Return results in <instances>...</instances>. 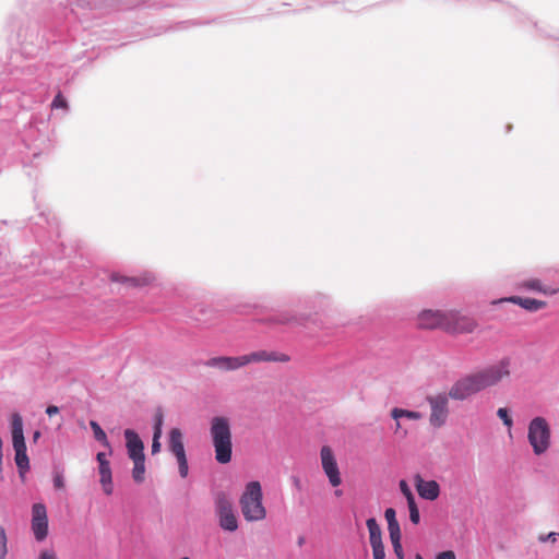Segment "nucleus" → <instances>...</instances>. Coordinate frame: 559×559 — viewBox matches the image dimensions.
I'll return each mask as SVG.
<instances>
[{"label": "nucleus", "mask_w": 559, "mask_h": 559, "mask_svg": "<svg viewBox=\"0 0 559 559\" xmlns=\"http://www.w3.org/2000/svg\"><path fill=\"white\" fill-rule=\"evenodd\" d=\"M111 281L112 282H117V283H121V284H128L130 286H142V285H146L150 283L151 278L147 277V276H144V277H135V276H132V277H128V276H124V275H120L118 273H112L111 274Z\"/></svg>", "instance_id": "20"}, {"label": "nucleus", "mask_w": 559, "mask_h": 559, "mask_svg": "<svg viewBox=\"0 0 559 559\" xmlns=\"http://www.w3.org/2000/svg\"><path fill=\"white\" fill-rule=\"evenodd\" d=\"M388 531L390 535V539H401V528L399 522H393L388 524Z\"/></svg>", "instance_id": "30"}, {"label": "nucleus", "mask_w": 559, "mask_h": 559, "mask_svg": "<svg viewBox=\"0 0 559 559\" xmlns=\"http://www.w3.org/2000/svg\"><path fill=\"white\" fill-rule=\"evenodd\" d=\"M511 358L503 357L497 364L490 365L477 372L460 378L449 391L452 400L464 401L481 390L498 384L510 376Z\"/></svg>", "instance_id": "2"}, {"label": "nucleus", "mask_w": 559, "mask_h": 559, "mask_svg": "<svg viewBox=\"0 0 559 559\" xmlns=\"http://www.w3.org/2000/svg\"><path fill=\"white\" fill-rule=\"evenodd\" d=\"M408 510H409V520L413 524H418L420 521L419 510L417 508L416 501L414 497H408Z\"/></svg>", "instance_id": "26"}, {"label": "nucleus", "mask_w": 559, "mask_h": 559, "mask_svg": "<svg viewBox=\"0 0 559 559\" xmlns=\"http://www.w3.org/2000/svg\"><path fill=\"white\" fill-rule=\"evenodd\" d=\"M373 559H384L385 551L383 543L371 544Z\"/></svg>", "instance_id": "33"}, {"label": "nucleus", "mask_w": 559, "mask_h": 559, "mask_svg": "<svg viewBox=\"0 0 559 559\" xmlns=\"http://www.w3.org/2000/svg\"><path fill=\"white\" fill-rule=\"evenodd\" d=\"M246 366L251 362H261V361H280L286 362L289 360V357L286 354L277 353V352H267V350H257L250 354L243 355Z\"/></svg>", "instance_id": "15"}, {"label": "nucleus", "mask_w": 559, "mask_h": 559, "mask_svg": "<svg viewBox=\"0 0 559 559\" xmlns=\"http://www.w3.org/2000/svg\"><path fill=\"white\" fill-rule=\"evenodd\" d=\"M391 416L396 420V429H399L401 427L399 419L402 417L413 419V420H417V419L421 418V414L419 412L403 409V408H399V407H395L392 409Z\"/></svg>", "instance_id": "21"}, {"label": "nucleus", "mask_w": 559, "mask_h": 559, "mask_svg": "<svg viewBox=\"0 0 559 559\" xmlns=\"http://www.w3.org/2000/svg\"><path fill=\"white\" fill-rule=\"evenodd\" d=\"M40 221L45 222L50 228H52V223L46 217L44 213L40 214Z\"/></svg>", "instance_id": "46"}, {"label": "nucleus", "mask_w": 559, "mask_h": 559, "mask_svg": "<svg viewBox=\"0 0 559 559\" xmlns=\"http://www.w3.org/2000/svg\"><path fill=\"white\" fill-rule=\"evenodd\" d=\"M508 12L514 19H518L520 15V12L515 8L508 7Z\"/></svg>", "instance_id": "44"}, {"label": "nucleus", "mask_w": 559, "mask_h": 559, "mask_svg": "<svg viewBox=\"0 0 559 559\" xmlns=\"http://www.w3.org/2000/svg\"><path fill=\"white\" fill-rule=\"evenodd\" d=\"M96 460L98 462V465L102 464L103 462H109L106 459V453H104V452H98L97 455H96Z\"/></svg>", "instance_id": "43"}, {"label": "nucleus", "mask_w": 559, "mask_h": 559, "mask_svg": "<svg viewBox=\"0 0 559 559\" xmlns=\"http://www.w3.org/2000/svg\"><path fill=\"white\" fill-rule=\"evenodd\" d=\"M449 394L445 393L427 396V402L431 408L429 421L432 427L440 428L447 423L449 416Z\"/></svg>", "instance_id": "10"}, {"label": "nucleus", "mask_w": 559, "mask_h": 559, "mask_svg": "<svg viewBox=\"0 0 559 559\" xmlns=\"http://www.w3.org/2000/svg\"><path fill=\"white\" fill-rule=\"evenodd\" d=\"M53 486L56 489H61L64 487V478L61 474L53 475Z\"/></svg>", "instance_id": "37"}, {"label": "nucleus", "mask_w": 559, "mask_h": 559, "mask_svg": "<svg viewBox=\"0 0 559 559\" xmlns=\"http://www.w3.org/2000/svg\"><path fill=\"white\" fill-rule=\"evenodd\" d=\"M207 23H209V22H205V21H204V22H202V21H197V20H195V21H188V22H183L182 24H190V25L195 26V25H203V24H207Z\"/></svg>", "instance_id": "45"}, {"label": "nucleus", "mask_w": 559, "mask_h": 559, "mask_svg": "<svg viewBox=\"0 0 559 559\" xmlns=\"http://www.w3.org/2000/svg\"><path fill=\"white\" fill-rule=\"evenodd\" d=\"M204 365L223 371H233L246 366L243 355L237 357H213L207 359Z\"/></svg>", "instance_id": "13"}, {"label": "nucleus", "mask_w": 559, "mask_h": 559, "mask_svg": "<svg viewBox=\"0 0 559 559\" xmlns=\"http://www.w3.org/2000/svg\"><path fill=\"white\" fill-rule=\"evenodd\" d=\"M497 416L503 421V425L507 426L509 429H511V427L513 426V420L512 418L509 416V412L507 408L504 407H500L498 411H497Z\"/></svg>", "instance_id": "29"}, {"label": "nucleus", "mask_w": 559, "mask_h": 559, "mask_svg": "<svg viewBox=\"0 0 559 559\" xmlns=\"http://www.w3.org/2000/svg\"><path fill=\"white\" fill-rule=\"evenodd\" d=\"M289 321H290V319L287 317H284L282 320H280L281 323H287Z\"/></svg>", "instance_id": "48"}, {"label": "nucleus", "mask_w": 559, "mask_h": 559, "mask_svg": "<svg viewBox=\"0 0 559 559\" xmlns=\"http://www.w3.org/2000/svg\"><path fill=\"white\" fill-rule=\"evenodd\" d=\"M32 531L37 542H43L48 535L47 510L43 503L32 507Z\"/></svg>", "instance_id": "11"}, {"label": "nucleus", "mask_w": 559, "mask_h": 559, "mask_svg": "<svg viewBox=\"0 0 559 559\" xmlns=\"http://www.w3.org/2000/svg\"><path fill=\"white\" fill-rule=\"evenodd\" d=\"M59 108H62V109L68 108L67 99L62 96L61 93H58L51 103V109H59Z\"/></svg>", "instance_id": "31"}, {"label": "nucleus", "mask_w": 559, "mask_h": 559, "mask_svg": "<svg viewBox=\"0 0 559 559\" xmlns=\"http://www.w3.org/2000/svg\"><path fill=\"white\" fill-rule=\"evenodd\" d=\"M38 559H57V556L53 550L46 549L40 552Z\"/></svg>", "instance_id": "40"}, {"label": "nucleus", "mask_w": 559, "mask_h": 559, "mask_svg": "<svg viewBox=\"0 0 559 559\" xmlns=\"http://www.w3.org/2000/svg\"><path fill=\"white\" fill-rule=\"evenodd\" d=\"M12 95L19 106L23 109L32 108L34 104L41 103L45 96L44 86L32 83L27 86H21L16 90L2 91L0 97Z\"/></svg>", "instance_id": "8"}, {"label": "nucleus", "mask_w": 559, "mask_h": 559, "mask_svg": "<svg viewBox=\"0 0 559 559\" xmlns=\"http://www.w3.org/2000/svg\"><path fill=\"white\" fill-rule=\"evenodd\" d=\"M335 495H336V496H341V495H342V491H341V490H336V491H335Z\"/></svg>", "instance_id": "50"}, {"label": "nucleus", "mask_w": 559, "mask_h": 559, "mask_svg": "<svg viewBox=\"0 0 559 559\" xmlns=\"http://www.w3.org/2000/svg\"><path fill=\"white\" fill-rule=\"evenodd\" d=\"M0 144H2V140L0 139Z\"/></svg>", "instance_id": "52"}, {"label": "nucleus", "mask_w": 559, "mask_h": 559, "mask_svg": "<svg viewBox=\"0 0 559 559\" xmlns=\"http://www.w3.org/2000/svg\"><path fill=\"white\" fill-rule=\"evenodd\" d=\"M12 444L15 451V464L17 466L19 475L24 478L29 469V460L27 456V448L23 432V419L15 413L12 415Z\"/></svg>", "instance_id": "6"}, {"label": "nucleus", "mask_w": 559, "mask_h": 559, "mask_svg": "<svg viewBox=\"0 0 559 559\" xmlns=\"http://www.w3.org/2000/svg\"><path fill=\"white\" fill-rule=\"evenodd\" d=\"M391 543H392L393 550H394L396 558L404 559V551H403V547L401 544V539H392Z\"/></svg>", "instance_id": "34"}, {"label": "nucleus", "mask_w": 559, "mask_h": 559, "mask_svg": "<svg viewBox=\"0 0 559 559\" xmlns=\"http://www.w3.org/2000/svg\"><path fill=\"white\" fill-rule=\"evenodd\" d=\"M400 487L407 500H408V497H414V495L412 493V491L405 480L400 481Z\"/></svg>", "instance_id": "39"}, {"label": "nucleus", "mask_w": 559, "mask_h": 559, "mask_svg": "<svg viewBox=\"0 0 559 559\" xmlns=\"http://www.w3.org/2000/svg\"><path fill=\"white\" fill-rule=\"evenodd\" d=\"M320 454H321L322 468H323L324 473L326 474L330 484L333 487H337L338 485H341L342 479H341V474H340V469L337 466V462L334 457L332 450L329 447L324 445V447H322Z\"/></svg>", "instance_id": "12"}, {"label": "nucleus", "mask_w": 559, "mask_h": 559, "mask_svg": "<svg viewBox=\"0 0 559 559\" xmlns=\"http://www.w3.org/2000/svg\"><path fill=\"white\" fill-rule=\"evenodd\" d=\"M210 435L215 450V459L221 464L231 461L233 442L229 419L215 416L211 419Z\"/></svg>", "instance_id": "4"}, {"label": "nucleus", "mask_w": 559, "mask_h": 559, "mask_svg": "<svg viewBox=\"0 0 559 559\" xmlns=\"http://www.w3.org/2000/svg\"><path fill=\"white\" fill-rule=\"evenodd\" d=\"M550 427L544 417H535L528 424L527 439L536 455L545 453L550 445Z\"/></svg>", "instance_id": "7"}, {"label": "nucleus", "mask_w": 559, "mask_h": 559, "mask_svg": "<svg viewBox=\"0 0 559 559\" xmlns=\"http://www.w3.org/2000/svg\"><path fill=\"white\" fill-rule=\"evenodd\" d=\"M178 467H179V474L182 478H186L188 476L189 466H188V460L187 456H180L177 457Z\"/></svg>", "instance_id": "32"}, {"label": "nucleus", "mask_w": 559, "mask_h": 559, "mask_svg": "<svg viewBox=\"0 0 559 559\" xmlns=\"http://www.w3.org/2000/svg\"><path fill=\"white\" fill-rule=\"evenodd\" d=\"M123 436L129 457L131 460L145 457L144 444L139 435L132 429H126Z\"/></svg>", "instance_id": "14"}, {"label": "nucleus", "mask_w": 559, "mask_h": 559, "mask_svg": "<svg viewBox=\"0 0 559 559\" xmlns=\"http://www.w3.org/2000/svg\"><path fill=\"white\" fill-rule=\"evenodd\" d=\"M133 461V469H132V477L135 483L140 484L144 480V474H145V457L143 459H136Z\"/></svg>", "instance_id": "24"}, {"label": "nucleus", "mask_w": 559, "mask_h": 559, "mask_svg": "<svg viewBox=\"0 0 559 559\" xmlns=\"http://www.w3.org/2000/svg\"><path fill=\"white\" fill-rule=\"evenodd\" d=\"M33 437H34V440H37L40 437V432L39 431H35Z\"/></svg>", "instance_id": "49"}, {"label": "nucleus", "mask_w": 559, "mask_h": 559, "mask_svg": "<svg viewBox=\"0 0 559 559\" xmlns=\"http://www.w3.org/2000/svg\"><path fill=\"white\" fill-rule=\"evenodd\" d=\"M262 500L263 493L260 483L257 480L249 481L239 500L241 513L246 521L258 522L265 519L266 510Z\"/></svg>", "instance_id": "5"}, {"label": "nucleus", "mask_w": 559, "mask_h": 559, "mask_svg": "<svg viewBox=\"0 0 559 559\" xmlns=\"http://www.w3.org/2000/svg\"><path fill=\"white\" fill-rule=\"evenodd\" d=\"M99 475H100V484L103 486V490L106 495H111L114 490L112 486V474L109 462H103L98 465Z\"/></svg>", "instance_id": "19"}, {"label": "nucleus", "mask_w": 559, "mask_h": 559, "mask_svg": "<svg viewBox=\"0 0 559 559\" xmlns=\"http://www.w3.org/2000/svg\"><path fill=\"white\" fill-rule=\"evenodd\" d=\"M418 326L421 329L440 328L450 333H471L476 323L472 318L455 310H424L418 316Z\"/></svg>", "instance_id": "3"}, {"label": "nucleus", "mask_w": 559, "mask_h": 559, "mask_svg": "<svg viewBox=\"0 0 559 559\" xmlns=\"http://www.w3.org/2000/svg\"><path fill=\"white\" fill-rule=\"evenodd\" d=\"M415 559H424V558L419 554H417Z\"/></svg>", "instance_id": "51"}, {"label": "nucleus", "mask_w": 559, "mask_h": 559, "mask_svg": "<svg viewBox=\"0 0 559 559\" xmlns=\"http://www.w3.org/2000/svg\"><path fill=\"white\" fill-rule=\"evenodd\" d=\"M524 286L527 288V289H531V290H535V292H539V293H544V294H555L557 290L556 289H552V290H548L547 288H545L540 281L539 280H530V281H526L524 283Z\"/></svg>", "instance_id": "27"}, {"label": "nucleus", "mask_w": 559, "mask_h": 559, "mask_svg": "<svg viewBox=\"0 0 559 559\" xmlns=\"http://www.w3.org/2000/svg\"><path fill=\"white\" fill-rule=\"evenodd\" d=\"M437 559H456V557L452 550H447L438 554Z\"/></svg>", "instance_id": "41"}, {"label": "nucleus", "mask_w": 559, "mask_h": 559, "mask_svg": "<svg viewBox=\"0 0 559 559\" xmlns=\"http://www.w3.org/2000/svg\"><path fill=\"white\" fill-rule=\"evenodd\" d=\"M7 534L5 530L0 526V559H5L8 554V547H7Z\"/></svg>", "instance_id": "28"}, {"label": "nucleus", "mask_w": 559, "mask_h": 559, "mask_svg": "<svg viewBox=\"0 0 559 559\" xmlns=\"http://www.w3.org/2000/svg\"><path fill=\"white\" fill-rule=\"evenodd\" d=\"M169 450L176 459L186 455L182 433L179 428H173L169 431Z\"/></svg>", "instance_id": "18"}, {"label": "nucleus", "mask_w": 559, "mask_h": 559, "mask_svg": "<svg viewBox=\"0 0 559 559\" xmlns=\"http://www.w3.org/2000/svg\"><path fill=\"white\" fill-rule=\"evenodd\" d=\"M48 120L44 116L32 115L27 124L19 132L12 143V153L21 156L22 163H32L51 148L48 136Z\"/></svg>", "instance_id": "1"}, {"label": "nucleus", "mask_w": 559, "mask_h": 559, "mask_svg": "<svg viewBox=\"0 0 559 559\" xmlns=\"http://www.w3.org/2000/svg\"><path fill=\"white\" fill-rule=\"evenodd\" d=\"M59 413V407L56 406V405H49L47 408H46V414L48 416H52V415H56Z\"/></svg>", "instance_id": "42"}, {"label": "nucleus", "mask_w": 559, "mask_h": 559, "mask_svg": "<svg viewBox=\"0 0 559 559\" xmlns=\"http://www.w3.org/2000/svg\"><path fill=\"white\" fill-rule=\"evenodd\" d=\"M499 302H511L522 307L523 309L530 312H536L538 310L544 309L547 306V302L544 300H538L530 297H520V296H511L507 298H502Z\"/></svg>", "instance_id": "16"}, {"label": "nucleus", "mask_w": 559, "mask_h": 559, "mask_svg": "<svg viewBox=\"0 0 559 559\" xmlns=\"http://www.w3.org/2000/svg\"><path fill=\"white\" fill-rule=\"evenodd\" d=\"M90 426L94 432V438L100 442L104 447L109 449V453H111L110 443L107 439L106 432L103 430V428L99 426V424L95 420L90 421Z\"/></svg>", "instance_id": "23"}, {"label": "nucleus", "mask_w": 559, "mask_h": 559, "mask_svg": "<svg viewBox=\"0 0 559 559\" xmlns=\"http://www.w3.org/2000/svg\"><path fill=\"white\" fill-rule=\"evenodd\" d=\"M368 531H369V540L371 544H377L382 542L381 537V528L374 518H369L366 522Z\"/></svg>", "instance_id": "22"}, {"label": "nucleus", "mask_w": 559, "mask_h": 559, "mask_svg": "<svg viewBox=\"0 0 559 559\" xmlns=\"http://www.w3.org/2000/svg\"><path fill=\"white\" fill-rule=\"evenodd\" d=\"M559 536V533H556V532H550L549 534L547 535H540L538 537L539 542L542 543H545V542H552L555 543L557 540V537Z\"/></svg>", "instance_id": "36"}, {"label": "nucleus", "mask_w": 559, "mask_h": 559, "mask_svg": "<svg viewBox=\"0 0 559 559\" xmlns=\"http://www.w3.org/2000/svg\"><path fill=\"white\" fill-rule=\"evenodd\" d=\"M215 512L219 526L224 531L235 532L238 528V520L234 508L225 493L221 492L215 499Z\"/></svg>", "instance_id": "9"}, {"label": "nucleus", "mask_w": 559, "mask_h": 559, "mask_svg": "<svg viewBox=\"0 0 559 559\" xmlns=\"http://www.w3.org/2000/svg\"><path fill=\"white\" fill-rule=\"evenodd\" d=\"M153 421V436H162L164 424V414L162 408H157Z\"/></svg>", "instance_id": "25"}, {"label": "nucleus", "mask_w": 559, "mask_h": 559, "mask_svg": "<svg viewBox=\"0 0 559 559\" xmlns=\"http://www.w3.org/2000/svg\"><path fill=\"white\" fill-rule=\"evenodd\" d=\"M417 491L419 496L426 500H436L440 493V487L436 480H423L417 483Z\"/></svg>", "instance_id": "17"}, {"label": "nucleus", "mask_w": 559, "mask_h": 559, "mask_svg": "<svg viewBox=\"0 0 559 559\" xmlns=\"http://www.w3.org/2000/svg\"><path fill=\"white\" fill-rule=\"evenodd\" d=\"M162 436H153L152 440V454H156L160 451V439Z\"/></svg>", "instance_id": "38"}, {"label": "nucleus", "mask_w": 559, "mask_h": 559, "mask_svg": "<svg viewBox=\"0 0 559 559\" xmlns=\"http://www.w3.org/2000/svg\"><path fill=\"white\" fill-rule=\"evenodd\" d=\"M297 543H298V546H299V547H301V546L305 544V537L300 536V537L298 538V542H297Z\"/></svg>", "instance_id": "47"}, {"label": "nucleus", "mask_w": 559, "mask_h": 559, "mask_svg": "<svg viewBox=\"0 0 559 559\" xmlns=\"http://www.w3.org/2000/svg\"><path fill=\"white\" fill-rule=\"evenodd\" d=\"M384 516H385V520L389 523H393V522H396V512L393 508H388L385 511H384Z\"/></svg>", "instance_id": "35"}]
</instances>
